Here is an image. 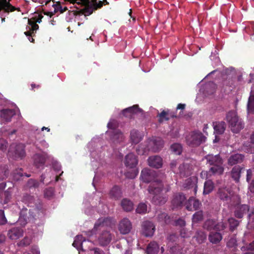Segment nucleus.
Listing matches in <instances>:
<instances>
[{
  "instance_id": "obj_50",
  "label": "nucleus",
  "mask_w": 254,
  "mask_h": 254,
  "mask_svg": "<svg viewBox=\"0 0 254 254\" xmlns=\"http://www.w3.org/2000/svg\"><path fill=\"white\" fill-rule=\"evenodd\" d=\"M30 242V240L27 238H25L19 243V246H26L29 245Z\"/></svg>"
},
{
  "instance_id": "obj_56",
  "label": "nucleus",
  "mask_w": 254,
  "mask_h": 254,
  "mask_svg": "<svg viewBox=\"0 0 254 254\" xmlns=\"http://www.w3.org/2000/svg\"><path fill=\"white\" fill-rule=\"evenodd\" d=\"M249 189L250 191L254 194V179L252 181V183L250 184Z\"/></svg>"
},
{
  "instance_id": "obj_47",
  "label": "nucleus",
  "mask_w": 254,
  "mask_h": 254,
  "mask_svg": "<svg viewBox=\"0 0 254 254\" xmlns=\"http://www.w3.org/2000/svg\"><path fill=\"white\" fill-rule=\"evenodd\" d=\"M180 234L181 237L183 238L189 237L190 236V232H188L185 228L181 230Z\"/></svg>"
},
{
  "instance_id": "obj_21",
  "label": "nucleus",
  "mask_w": 254,
  "mask_h": 254,
  "mask_svg": "<svg viewBox=\"0 0 254 254\" xmlns=\"http://www.w3.org/2000/svg\"><path fill=\"white\" fill-rule=\"evenodd\" d=\"M10 0H0V10H3L5 11H13L15 10L14 7L9 3Z\"/></svg>"
},
{
  "instance_id": "obj_8",
  "label": "nucleus",
  "mask_w": 254,
  "mask_h": 254,
  "mask_svg": "<svg viewBox=\"0 0 254 254\" xmlns=\"http://www.w3.org/2000/svg\"><path fill=\"white\" fill-rule=\"evenodd\" d=\"M155 231L154 224L149 221H144L142 225V233L146 237L153 236Z\"/></svg>"
},
{
  "instance_id": "obj_18",
  "label": "nucleus",
  "mask_w": 254,
  "mask_h": 254,
  "mask_svg": "<svg viewBox=\"0 0 254 254\" xmlns=\"http://www.w3.org/2000/svg\"><path fill=\"white\" fill-rule=\"evenodd\" d=\"M14 114V111L12 110H2L0 111V116L2 121L9 122L11 117Z\"/></svg>"
},
{
  "instance_id": "obj_42",
  "label": "nucleus",
  "mask_w": 254,
  "mask_h": 254,
  "mask_svg": "<svg viewBox=\"0 0 254 254\" xmlns=\"http://www.w3.org/2000/svg\"><path fill=\"white\" fill-rule=\"evenodd\" d=\"M7 222L6 219L4 216V211L0 210V225H3Z\"/></svg>"
},
{
  "instance_id": "obj_30",
  "label": "nucleus",
  "mask_w": 254,
  "mask_h": 254,
  "mask_svg": "<svg viewBox=\"0 0 254 254\" xmlns=\"http://www.w3.org/2000/svg\"><path fill=\"white\" fill-rule=\"evenodd\" d=\"M70 2L89 6L94 4L96 0H68Z\"/></svg>"
},
{
  "instance_id": "obj_16",
  "label": "nucleus",
  "mask_w": 254,
  "mask_h": 254,
  "mask_svg": "<svg viewBox=\"0 0 254 254\" xmlns=\"http://www.w3.org/2000/svg\"><path fill=\"white\" fill-rule=\"evenodd\" d=\"M23 235L22 229L17 228H14L8 231V236L10 239L17 240Z\"/></svg>"
},
{
  "instance_id": "obj_11",
  "label": "nucleus",
  "mask_w": 254,
  "mask_h": 254,
  "mask_svg": "<svg viewBox=\"0 0 254 254\" xmlns=\"http://www.w3.org/2000/svg\"><path fill=\"white\" fill-rule=\"evenodd\" d=\"M204 227L205 229H207L208 230L214 229L217 231H221L224 230L226 228V225L222 222L216 225L213 220H208L205 222Z\"/></svg>"
},
{
  "instance_id": "obj_39",
  "label": "nucleus",
  "mask_w": 254,
  "mask_h": 254,
  "mask_svg": "<svg viewBox=\"0 0 254 254\" xmlns=\"http://www.w3.org/2000/svg\"><path fill=\"white\" fill-rule=\"evenodd\" d=\"M196 238L198 243H202L206 240V235L204 232L200 231L197 233Z\"/></svg>"
},
{
  "instance_id": "obj_27",
  "label": "nucleus",
  "mask_w": 254,
  "mask_h": 254,
  "mask_svg": "<svg viewBox=\"0 0 254 254\" xmlns=\"http://www.w3.org/2000/svg\"><path fill=\"white\" fill-rule=\"evenodd\" d=\"M142 138V134L138 131L132 130L130 132V139L134 143H138Z\"/></svg>"
},
{
  "instance_id": "obj_6",
  "label": "nucleus",
  "mask_w": 254,
  "mask_h": 254,
  "mask_svg": "<svg viewBox=\"0 0 254 254\" xmlns=\"http://www.w3.org/2000/svg\"><path fill=\"white\" fill-rule=\"evenodd\" d=\"M226 119L234 133L239 132L244 127L242 121L238 117L235 111L228 112L226 116Z\"/></svg>"
},
{
  "instance_id": "obj_3",
  "label": "nucleus",
  "mask_w": 254,
  "mask_h": 254,
  "mask_svg": "<svg viewBox=\"0 0 254 254\" xmlns=\"http://www.w3.org/2000/svg\"><path fill=\"white\" fill-rule=\"evenodd\" d=\"M207 162L212 166L209 172L215 175H221L224 172L222 160L219 155H208L206 157Z\"/></svg>"
},
{
  "instance_id": "obj_60",
  "label": "nucleus",
  "mask_w": 254,
  "mask_h": 254,
  "mask_svg": "<svg viewBox=\"0 0 254 254\" xmlns=\"http://www.w3.org/2000/svg\"><path fill=\"white\" fill-rule=\"evenodd\" d=\"M54 170L55 172H58L61 170V166L58 163H56L54 167Z\"/></svg>"
},
{
  "instance_id": "obj_38",
  "label": "nucleus",
  "mask_w": 254,
  "mask_h": 254,
  "mask_svg": "<svg viewBox=\"0 0 254 254\" xmlns=\"http://www.w3.org/2000/svg\"><path fill=\"white\" fill-rule=\"evenodd\" d=\"M147 205L143 203H141L139 204L136 209V212L140 214L146 213L147 212Z\"/></svg>"
},
{
  "instance_id": "obj_25",
  "label": "nucleus",
  "mask_w": 254,
  "mask_h": 254,
  "mask_svg": "<svg viewBox=\"0 0 254 254\" xmlns=\"http://www.w3.org/2000/svg\"><path fill=\"white\" fill-rule=\"evenodd\" d=\"M222 239L221 234L218 232H211L209 236V240L213 244L219 243Z\"/></svg>"
},
{
  "instance_id": "obj_52",
  "label": "nucleus",
  "mask_w": 254,
  "mask_h": 254,
  "mask_svg": "<svg viewBox=\"0 0 254 254\" xmlns=\"http://www.w3.org/2000/svg\"><path fill=\"white\" fill-rule=\"evenodd\" d=\"M116 122L114 120H111L108 124V127L109 128H113L116 126Z\"/></svg>"
},
{
  "instance_id": "obj_37",
  "label": "nucleus",
  "mask_w": 254,
  "mask_h": 254,
  "mask_svg": "<svg viewBox=\"0 0 254 254\" xmlns=\"http://www.w3.org/2000/svg\"><path fill=\"white\" fill-rule=\"evenodd\" d=\"M171 150L176 154L179 155L181 154L182 151V146L181 144L179 143H174L172 145Z\"/></svg>"
},
{
  "instance_id": "obj_26",
  "label": "nucleus",
  "mask_w": 254,
  "mask_h": 254,
  "mask_svg": "<svg viewBox=\"0 0 254 254\" xmlns=\"http://www.w3.org/2000/svg\"><path fill=\"white\" fill-rule=\"evenodd\" d=\"M159 251L158 245L154 242H151L147 247V254H156Z\"/></svg>"
},
{
  "instance_id": "obj_15",
  "label": "nucleus",
  "mask_w": 254,
  "mask_h": 254,
  "mask_svg": "<svg viewBox=\"0 0 254 254\" xmlns=\"http://www.w3.org/2000/svg\"><path fill=\"white\" fill-rule=\"evenodd\" d=\"M200 204V203L198 200L191 197L186 203V208L190 211L195 210L199 208Z\"/></svg>"
},
{
  "instance_id": "obj_54",
  "label": "nucleus",
  "mask_w": 254,
  "mask_h": 254,
  "mask_svg": "<svg viewBox=\"0 0 254 254\" xmlns=\"http://www.w3.org/2000/svg\"><path fill=\"white\" fill-rule=\"evenodd\" d=\"M176 225H179L182 227L185 226L186 222L183 219H179L176 221Z\"/></svg>"
},
{
  "instance_id": "obj_32",
  "label": "nucleus",
  "mask_w": 254,
  "mask_h": 254,
  "mask_svg": "<svg viewBox=\"0 0 254 254\" xmlns=\"http://www.w3.org/2000/svg\"><path fill=\"white\" fill-rule=\"evenodd\" d=\"M122 191L120 187L118 186L114 187L111 191V196L115 199H118L121 196Z\"/></svg>"
},
{
  "instance_id": "obj_36",
  "label": "nucleus",
  "mask_w": 254,
  "mask_h": 254,
  "mask_svg": "<svg viewBox=\"0 0 254 254\" xmlns=\"http://www.w3.org/2000/svg\"><path fill=\"white\" fill-rule=\"evenodd\" d=\"M124 135L122 132L119 130H114V134L112 137V140L114 142H119L123 140Z\"/></svg>"
},
{
  "instance_id": "obj_62",
  "label": "nucleus",
  "mask_w": 254,
  "mask_h": 254,
  "mask_svg": "<svg viewBox=\"0 0 254 254\" xmlns=\"http://www.w3.org/2000/svg\"><path fill=\"white\" fill-rule=\"evenodd\" d=\"M94 254H103V252L99 249L96 248L94 249Z\"/></svg>"
},
{
  "instance_id": "obj_19",
  "label": "nucleus",
  "mask_w": 254,
  "mask_h": 254,
  "mask_svg": "<svg viewBox=\"0 0 254 254\" xmlns=\"http://www.w3.org/2000/svg\"><path fill=\"white\" fill-rule=\"evenodd\" d=\"M186 199L185 196L182 194H176L172 200V204L174 208L181 206Z\"/></svg>"
},
{
  "instance_id": "obj_7",
  "label": "nucleus",
  "mask_w": 254,
  "mask_h": 254,
  "mask_svg": "<svg viewBox=\"0 0 254 254\" xmlns=\"http://www.w3.org/2000/svg\"><path fill=\"white\" fill-rule=\"evenodd\" d=\"M186 140L188 145L195 147L198 146L204 141V137L200 132L194 131L190 133L186 136Z\"/></svg>"
},
{
  "instance_id": "obj_22",
  "label": "nucleus",
  "mask_w": 254,
  "mask_h": 254,
  "mask_svg": "<svg viewBox=\"0 0 254 254\" xmlns=\"http://www.w3.org/2000/svg\"><path fill=\"white\" fill-rule=\"evenodd\" d=\"M112 239V236L108 232L103 233L99 239L101 245L106 246L109 244Z\"/></svg>"
},
{
  "instance_id": "obj_12",
  "label": "nucleus",
  "mask_w": 254,
  "mask_h": 254,
  "mask_svg": "<svg viewBox=\"0 0 254 254\" xmlns=\"http://www.w3.org/2000/svg\"><path fill=\"white\" fill-rule=\"evenodd\" d=\"M148 164L150 167L160 168L163 165V160L162 158L159 156H152L148 159Z\"/></svg>"
},
{
  "instance_id": "obj_44",
  "label": "nucleus",
  "mask_w": 254,
  "mask_h": 254,
  "mask_svg": "<svg viewBox=\"0 0 254 254\" xmlns=\"http://www.w3.org/2000/svg\"><path fill=\"white\" fill-rule=\"evenodd\" d=\"M252 142L251 144V148L248 149V152L251 153H254V131L251 136Z\"/></svg>"
},
{
  "instance_id": "obj_41",
  "label": "nucleus",
  "mask_w": 254,
  "mask_h": 254,
  "mask_svg": "<svg viewBox=\"0 0 254 254\" xmlns=\"http://www.w3.org/2000/svg\"><path fill=\"white\" fill-rule=\"evenodd\" d=\"M228 222L230 225V229L231 231H233L239 225V222L233 218L229 219Z\"/></svg>"
},
{
  "instance_id": "obj_53",
  "label": "nucleus",
  "mask_w": 254,
  "mask_h": 254,
  "mask_svg": "<svg viewBox=\"0 0 254 254\" xmlns=\"http://www.w3.org/2000/svg\"><path fill=\"white\" fill-rule=\"evenodd\" d=\"M24 254H40V251L37 247H34L31 251V254L24 253Z\"/></svg>"
},
{
  "instance_id": "obj_46",
  "label": "nucleus",
  "mask_w": 254,
  "mask_h": 254,
  "mask_svg": "<svg viewBox=\"0 0 254 254\" xmlns=\"http://www.w3.org/2000/svg\"><path fill=\"white\" fill-rule=\"evenodd\" d=\"M237 241L234 238L230 239L227 242V246L230 248L235 247L236 245Z\"/></svg>"
},
{
  "instance_id": "obj_2",
  "label": "nucleus",
  "mask_w": 254,
  "mask_h": 254,
  "mask_svg": "<svg viewBox=\"0 0 254 254\" xmlns=\"http://www.w3.org/2000/svg\"><path fill=\"white\" fill-rule=\"evenodd\" d=\"M217 195L219 198L227 202L228 205L232 202L236 201L237 203L239 202V196L233 192L229 187L221 186L218 188Z\"/></svg>"
},
{
  "instance_id": "obj_28",
  "label": "nucleus",
  "mask_w": 254,
  "mask_h": 254,
  "mask_svg": "<svg viewBox=\"0 0 254 254\" xmlns=\"http://www.w3.org/2000/svg\"><path fill=\"white\" fill-rule=\"evenodd\" d=\"M16 157L22 158L25 156L24 146L23 144H19L15 146L14 151Z\"/></svg>"
},
{
  "instance_id": "obj_58",
  "label": "nucleus",
  "mask_w": 254,
  "mask_h": 254,
  "mask_svg": "<svg viewBox=\"0 0 254 254\" xmlns=\"http://www.w3.org/2000/svg\"><path fill=\"white\" fill-rule=\"evenodd\" d=\"M252 175V170L249 169L247 170V181L249 182V181L251 178Z\"/></svg>"
},
{
  "instance_id": "obj_40",
  "label": "nucleus",
  "mask_w": 254,
  "mask_h": 254,
  "mask_svg": "<svg viewBox=\"0 0 254 254\" xmlns=\"http://www.w3.org/2000/svg\"><path fill=\"white\" fill-rule=\"evenodd\" d=\"M202 211H197L194 214L192 217V224L197 223L202 219Z\"/></svg>"
},
{
  "instance_id": "obj_59",
  "label": "nucleus",
  "mask_w": 254,
  "mask_h": 254,
  "mask_svg": "<svg viewBox=\"0 0 254 254\" xmlns=\"http://www.w3.org/2000/svg\"><path fill=\"white\" fill-rule=\"evenodd\" d=\"M161 218L164 217V218H165L164 221L166 223H168L169 222V221H168L169 217L167 216V215L166 213L161 214Z\"/></svg>"
},
{
  "instance_id": "obj_29",
  "label": "nucleus",
  "mask_w": 254,
  "mask_h": 254,
  "mask_svg": "<svg viewBox=\"0 0 254 254\" xmlns=\"http://www.w3.org/2000/svg\"><path fill=\"white\" fill-rule=\"evenodd\" d=\"M123 208L126 211H130L133 209V204L127 199H124L121 203Z\"/></svg>"
},
{
  "instance_id": "obj_10",
  "label": "nucleus",
  "mask_w": 254,
  "mask_h": 254,
  "mask_svg": "<svg viewBox=\"0 0 254 254\" xmlns=\"http://www.w3.org/2000/svg\"><path fill=\"white\" fill-rule=\"evenodd\" d=\"M131 228V223L127 218H124L119 223V230L123 234H126L129 233L130 231Z\"/></svg>"
},
{
  "instance_id": "obj_61",
  "label": "nucleus",
  "mask_w": 254,
  "mask_h": 254,
  "mask_svg": "<svg viewBox=\"0 0 254 254\" xmlns=\"http://www.w3.org/2000/svg\"><path fill=\"white\" fill-rule=\"evenodd\" d=\"M176 239H177V237H176V235H175V234L170 235L169 236V237L168 238V239L169 241H171V240L175 241Z\"/></svg>"
},
{
  "instance_id": "obj_31",
  "label": "nucleus",
  "mask_w": 254,
  "mask_h": 254,
  "mask_svg": "<svg viewBox=\"0 0 254 254\" xmlns=\"http://www.w3.org/2000/svg\"><path fill=\"white\" fill-rule=\"evenodd\" d=\"M85 241V240L83 238L82 236L78 235L75 237L72 246L76 248L77 250H79L80 248L82 247V243Z\"/></svg>"
},
{
  "instance_id": "obj_48",
  "label": "nucleus",
  "mask_w": 254,
  "mask_h": 254,
  "mask_svg": "<svg viewBox=\"0 0 254 254\" xmlns=\"http://www.w3.org/2000/svg\"><path fill=\"white\" fill-rule=\"evenodd\" d=\"M7 142L2 138H0V150H4L7 146Z\"/></svg>"
},
{
  "instance_id": "obj_49",
  "label": "nucleus",
  "mask_w": 254,
  "mask_h": 254,
  "mask_svg": "<svg viewBox=\"0 0 254 254\" xmlns=\"http://www.w3.org/2000/svg\"><path fill=\"white\" fill-rule=\"evenodd\" d=\"M34 33V32H33L32 31H30L29 29H28L27 31L24 32V34L28 37V39L31 42H33L34 40L33 38L31 37Z\"/></svg>"
},
{
  "instance_id": "obj_24",
  "label": "nucleus",
  "mask_w": 254,
  "mask_h": 254,
  "mask_svg": "<svg viewBox=\"0 0 254 254\" xmlns=\"http://www.w3.org/2000/svg\"><path fill=\"white\" fill-rule=\"evenodd\" d=\"M34 163L37 168L42 167L45 163V158L39 154H35L33 157Z\"/></svg>"
},
{
  "instance_id": "obj_64",
  "label": "nucleus",
  "mask_w": 254,
  "mask_h": 254,
  "mask_svg": "<svg viewBox=\"0 0 254 254\" xmlns=\"http://www.w3.org/2000/svg\"><path fill=\"white\" fill-rule=\"evenodd\" d=\"M185 107V104H178L177 109H184Z\"/></svg>"
},
{
  "instance_id": "obj_4",
  "label": "nucleus",
  "mask_w": 254,
  "mask_h": 254,
  "mask_svg": "<svg viewBox=\"0 0 254 254\" xmlns=\"http://www.w3.org/2000/svg\"><path fill=\"white\" fill-rule=\"evenodd\" d=\"M240 202V198H239V202L237 203L236 201H232L231 204L230 203L228 207L231 209L233 207H235L236 209L235 210V215L236 217L238 218H242L243 216V215L245 214L246 212L249 211V224L251 223V221L253 222L254 221V210H249V207L247 205H240L239 203Z\"/></svg>"
},
{
  "instance_id": "obj_33",
  "label": "nucleus",
  "mask_w": 254,
  "mask_h": 254,
  "mask_svg": "<svg viewBox=\"0 0 254 254\" xmlns=\"http://www.w3.org/2000/svg\"><path fill=\"white\" fill-rule=\"evenodd\" d=\"M214 185L213 182L211 180L206 181L204 185V194L209 193L213 189Z\"/></svg>"
},
{
  "instance_id": "obj_20",
  "label": "nucleus",
  "mask_w": 254,
  "mask_h": 254,
  "mask_svg": "<svg viewBox=\"0 0 254 254\" xmlns=\"http://www.w3.org/2000/svg\"><path fill=\"white\" fill-rule=\"evenodd\" d=\"M112 220L110 218H100L98 221L95 224L94 229H97L98 227L104 226H111L112 224Z\"/></svg>"
},
{
  "instance_id": "obj_34",
  "label": "nucleus",
  "mask_w": 254,
  "mask_h": 254,
  "mask_svg": "<svg viewBox=\"0 0 254 254\" xmlns=\"http://www.w3.org/2000/svg\"><path fill=\"white\" fill-rule=\"evenodd\" d=\"M241 169L239 166L234 167L232 170V177L236 181H238L240 177Z\"/></svg>"
},
{
  "instance_id": "obj_1",
  "label": "nucleus",
  "mask_w": 254,
  "mask_h": 254,
  "mask_svg": "<svg viewBox=\"0 0 254 254\" xmlns=\"http://www.w3.org/2000/svg\"><path fill=\"white\" fill-rule=\"evenodd\" d=\"M155 172L149 169L144 168L141 173L140 178L145 183L152 182L148 188L149 197L152 202L156 204H162L165 203L167 198L164 195V192L166 193L170 190V188L163 189L162 182L155 180Z\"/></svg>"
},
{
  "instance_id": "obj_17",
  "label": "nucleus",
  "mask_w": 254,
  "mask_h": 254,
  "mask_svg": "<svg viewBox=\"0 0 254 254\" xmlns=\"http://www.w3.org/2000/svg\"><path fill=\"white\" fill-rule=\"evenodd\" d=\"M42 17V16L38 15V17L36 20H32V19H28L29 25L27 26V29L32 31L33 32L36 31L39 28V26L36 23H40Z\"/></svg>"
},
{
  "instance_id": "obj_51",
  "label": "nucleus",
  "mask_w": 254,
  "mask_h": 254,
  "mask_svg": "<svg viewBox=\"0 0 254 254\" xmlns=\"http://www.w3.org/2000/svg\"><path fill=\"white\" fill-rule=\"evenodd\" d=\"M167 115V113L165 111H162L160 114H159V121L162 122L163 121L164 119L167 120L168 119L166 117V116Z\"/></svg>"
},
{
  "instance_id": "obj_5",
  "label": "nucleus",
  "mask_w": 254,
  "mask_h": 254,
  "mask_svg": "<svg viewBox=\"0 0 254 254\" xmlns=\"http://www.w3.org/2000/svg\"><path fill=\"white\" fill-rule=\"evenodd\" d=\"M137 162L136 157L133 153H129L126 156L125 165L127 168L131 169L130 172L126 173V177L133 179L137 175L138 171L136 168Z\"/></svg>"
},
{
  "instance_id": "obj_55",
  "label": "nucleus",
  "mask_w": 254,
  "mask_h": 254,
  "mask_svg": "<svg viewBox=\"0 0 254 254\" xmlns=\"http://www.w3.org/2000/svg\"><path fill=\"white\" fill-rule=\"evenodd\" d=\"M4 195L5 196V199L4 201V203H6L8 202V200H9L10 194L8 191H5L4 193Z\"/></svg>"
},
{
  "instance_id": "obj_14",
  "label": "nucleus",
  "mask_w": 254,
  "mask_h": 254,
  "mask_svg": "<svg viewBox=\"0 0 254 254\" xmlns=\"http://www.w3.org/2000/svg\"><path fill=\"white\" fill-rule=\"evenodd\" d=\"M213 128L214 129V133L215 134H220L224 132L225 129V123L223 122L213 123ZM217 135H215V139L213 140L214 142L218 141Z\"/></svg>"
},
{
  "instance_id": "obj_43",
  "label": "nucleus",
  "mask_w": 254,
  "mask_h": 254,
  "mask_svg": "<svg viewBox=\"0 0 254 254\" xmlns=\"http://www.w3.org/2000/svg\"><path fill=\"white\" fill-rule=\"evenodd\" d=\"M53 189L52 188H49L45 190L44 195L47 198H50L53 195Z\"/></svg>"
},
{
  "instance_id": "obj_23",
  "label": "nucleus",
  "mask_w": 254,
  "mask_h": 254,
  "mask_svg": "<svg viewBox=\"0 0 254 254\" xmlns=\"http://www.w3.org/2000/svg\"><path fill=\"white\" fill-rule=\"evenodd\" d=\"M244 159V156L241 154H235L232 155L228 159V164L233 165L241 163Z\"/></svg>"
},
{
  "instance_id": "obj_13",
  "label": "nucleus",
  "mask_w": 254,
  "mask_h": 254,
  "mask_svg": "<svg viewBox=\"0 0 254 254\" xmlns=\"http://www.w3.org/2000/svg\"><path fill=\"white\" fill-rule=\"evenodd\" d=\"M142 112V110L139 108L137 105H134L124 110L122 113L127 117L132 118L134 115Z\"/></svg>"
},
{
  "instance_id": "obj_57",
  "label": "nucleus",
  "mask_w": 254,
  "mask_h": 254,
  "mask_svg": "<svg viewBox=\"0 0 254 254\" xmlns=\"http://www.w3.org/2000/svg\"><path fill=\"white\" fill-rule=\"evenodd\" d=\"M32 185L34 187H36L38 186L37 183L35 181L31 180L28 182V185L29 187H31Z\"/></svg>"
},
{
  "instance_id": "obj_9",
  "label": "nucleus",
  "mask_w": 254,
  "mask_h": 254,
  "mask_svg": "<svg viewBox=\"0 0 254 254\" xmlns=\"http://www.w3.org/2000/svg\"><path fill=\"white\" fill-rule=\"evenodd\" d=\"M163 144V141L160 138L149 139L148 140V145L145 149L157 152L162 147Z\"/></svg>"
},
{
  "instance_id": "obj_35",
  "label": "nucleus",
  "mask_w": 254,
  "mask_h": 254,
  "mask_svg": "<svg viewBox=\"0 0 254 254\" xmlns=\"http://www.w3.org/2000/svg\"><path fill=\"white\" fill-rule=\"evenodd\" d=\"M247 109L248 113H254V95L252 93L249 99Z\"/></svg>"
},
{
  "instance_id": "obj_63",
  "label": "nucleus",
  "mask_w": 254,
  "mask_h": 254,
  "mask_svg": "<svg viewBox=\"0 0 254 254\" xmlns=\"http://www.w3.org/2000/svg\"><path fill=\"white\" fill-rule=\"evenodd\" d=\"M248 249L252 251H254V241L250 244Z\"/></svg>"
},
{
  "instance_id": "obj_45",
  "label": "nucleus",
  "mask_w": 254,
  "mask_h": 254,
  "mask_svg": "<svg viewBox=\"0 0 254 254\" xmlns=\"http://www.w3.org/2000/svg\"><path fill=\"white\" fill-rule=\"evenodd\" d=\"M186 166L184 164L180 166L179 167V173L181 175H188L187 171L186 170Z\"/></svg>"
}]
</instances>
